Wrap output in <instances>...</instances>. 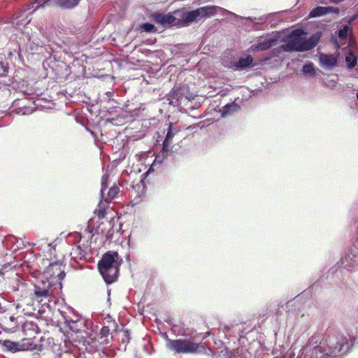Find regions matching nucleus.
I'll list each match as a JSON object with an SVG mask.
<instances>
[{
    "instance_id": "obj_1",
    "label": "nucleus",
    "mask_w": 358,
    "mask_h": 358,
    "mask_svg": "<svg viewBox=\"0 0 358 358\" xmlns=\"http://www.w3.org/2000/svg\"><path fill=\"white\" fill-rule=\"evenodd\" d=\"M350 345L346 336L337 334L322 339L320 335L311 336L301 350L299 358H342Z\"/></svg>"
},
{
    "instance_id": "obj_2",
    "label": "nucleus",
    "mask_w": 358,
    "mask_h": 358,
    "mask_svg": "<svg viewBox=\"0 0 358 358\" xmlns=\"http://www.w3.org/2000/svg\"><path fill=\"white\" fill-rule=\"evenodd\" d=\"M122 259L115 251H108L98 263V268L107 284L115 282L119 273Z\"/></svg>"
},
{
    "instance_id": "obj_3",
    "label": "nucleus",
    "mask_w": 358,
    "mask_h": 358,
    "mask_svg": "<svg viewBox=\"0 0 358 358\" xmlns=\"http://www.w3.org/2000/svg\"><path fill=\"white\" fill-rule=\"evenodd\" d=\"M218 12L217 6H206L196 10L185 12L179 19L178 27L188 26L194 22H198L203 18H208L214 16Z\"/></svg>"
},
{
    "instance_id": "obj_4",
    "label": "nucleus",
    "mask_w": 358,
    "mask_h": 358,
    "mask_svg": "<svg viewBox=\"0 0 358 358\" xmlns=\"http://www.w3.org/2000/svg\"><path fill=\"white\" fill-rule=\"evenodd\" d=\"M52 281H48L41 275V278L34 284V299L43 305L50 301L51 296L54 294L53 289H56Z\"/></svg>"
},
{
    "instance_id": "obj_5",
    "label": "nucleus",
    "mask_w": 358,
    "mask_h": 358,
    "mask_svg": "<svg viewBox=\"0 0 358 358\" xmlns=\"http://www.w3.org/2000/svg\"><path fill=\"white\" fill-rule=\"evenodd\" d=\"M43 262L45 264H48V266L43 271L42 276L48 281H52L53 285L61 289V281L65 277L64 266L57 262L49 263L48 259H43Z\"/></svg>"
},
{
    "instance_id": "obj_6",
    "label": "nucleus",
    "mask_w": 358,
    "mask_h": 358,
    "mask_svg": "<svg viewBox=\"0 0 358 358\" xmlns=\"http://www.w3.org/2000/svg\"><path fill=\"white\" fill-rule=\"evenodd\" d=\"M166 346L169 350L177 354L194 353L199 348V345L194 343L191 339L172 340L167 338L166 339Z\"/></svg>"
},
{
    "instance_id": "obj_7",
    "label": "nucleus",
    "mask_w": 358,
    "mask_h": 358,
    "mask_svg": "<svg viewBox=\"0 0 358 358\" xmlns=\"http://www.w3.org/2000/svg\"><path fill=\"white\" fill-rule=\"evenodd\" d=\"M108 175L104 174L101 177V200L99 203L98 207L99 210V215H103V211L109 203L110 201L114 199L119 193V187L116 185H113L108 191L107 197L105 198V191L108 187Z\"/></svg>"
},
{
    "instance_id": "obj_8",
    "label": "nucleus",
    "mask_w": 358,
    "mask_h": 358,
    "mask_svg": "<svg viewBox=\"0 0 358 358\" xmlns=\"http://www.w3.org/2000/svg\"><path fill=\"white\" fill-rule=\"evenodd\" d=\"M217 8H218V11L222 12V15L228 16L229 20H231V21H238L239 20L245 19V20H249V21L253 22L255 24H262L266 22L267 17H268V16H266V15H262L259 17H244L238 15L236 13L231 12L228 10H226L222 7L217 6Z\"/></svg>"
},
{
    "instance_id": "obj_9",
    "label": "nucleus",
    "mask_w": 358,
    "mask_h": 358,
    "mask_svg": "<svg viewBox=\"0 0 358 358\" xmlns=\"http://www.w3.org/2000/svg\"><path fill=\"white\" fill-rule=\"evenodd\" d=\"M301 33L300 29L294 30L291 35L294 37L299 36ZM281 48L286 52H301L300 38H294L289 40L285 44L281 45Z\"/></svg>"
},
{
    "instance_id": "obj_10",
    "label": "nucleus",
    "mask_w": 358,
    "mask_h": 358,
    "mask_svg": "<svg viewBox=\"0 0 358 358\" xmlns=\"http://www.w3.org/2000/svg\"><path fill=\"white\" fill-rule=\"evenodd\" d=\"M154 20L156 23L159 24L164 27L166 26H177L178 27L179 19L171 13H155L153 15Z\"/></svg>"
},
{
    "instance_id": "obj_11",
    "label": "nucleus",
    "mask_w": 358,
    "mask_h": 358,
    "mask_svg": "<svg viewBox=\"0 0 358 358\" xmlns=\"http://www.w3.org/2000/svg\"><path fill=\"white\" fill-rule=\"evenodd\" d=\"M322 33L318 31L313 34L309 38H300L301 52L314 48L318 43Z\"/></svg>"
},
{
    "instance_id": "obj_12",
    "label": "nucleus",
    "mask_w": 358,
    "mask_h": 358,
    "mask_svg": "<svg viewBox=\"0 0 358 358\" xmlns=\"http://www.w3.org/2000/svg\"><path fill=\"white\" fill-rule=\"evenodd\" d=\"M180 86L175 85L171 92L166 95V100L169 101V105L176 106H178L183 97V91Z\"/></svg>"
},
{
    "instance_id": "obj_13",
    "label": "nucleus",
    "mask_w": 358,
    "mask_h": 358,
    "mask_svg": "<svg viewBox=\"0 0 358 358\" xmlns=\"http://www.w3.org/2000/svg\"><path fill=\"white\" fill-rule=\"evenodd\" d=\"M180 131V129L174 127L173 123L169 124L165 139L163 142L162 153L170 152L173 137Z\"/></svg>"
},
{
    "instance_id": "obj_14",
    "label": "nucleus",
    "mask_w": 358,
    "mask_h": 358,
    "mask_svg": "<svg viewBox=\"0 0 358 358\" xmlns=\"http://www.w3.org/2000/svg\"><path fill=\"white\" fill-rule=\"evenodd\" d=\"M339 9L333 6H317L311 10L309 13V17H318L325 15L328 13L338 14Z\"/></svg>"
},
{
    "instance_id": "obj_15",
    "label": "nucleus",
    "mask_w": 358,
    "mask_h": 358,
    "mask_svg": "<svg viewBox=\"0 0 358 358\" xmlns=\"http://www.w3.org/2000/svg\"><path fill=\"white\" fill-rule=\"evenodd\" d=\"M84 343H85V350L92 354L102 351L106 346L101 341L96 338H89Z\"/></svg>"
},
{
    "instance_id": "obj_16",
    "label": "nucleus",
    "mask_w": 358,
    "mask_h": 358,
    "mask_svg": "<svg viewBox=\"0 0 358 358\" xmlns=\"http://www.w3.org/2000/svg\"><path fill=\"white\" fill-rule=\"evenodd\" d=\"M320 65L325 69H332L338 63V57L336 55H327L321 53L319 57Z\"/></svg>"
},
{
    "instance_id": "obj_17",
    "label": "nucleus",
    "mask_w": 358,
    "mask_h": 358,
    "mask_svg": "<svg viewBox=\"0 0 358 358\" xmlns=\"http://www.w3.org/2000/svg\"><path fill=\"white\" fill-rule=\"evenodd\" d=\"M277 38H271L266 39L262 42H258L256 44L251 45L250 49L252 51H263L269 49L270 48L277 44Z\"/></svg>"
},
{
    "instance_id": "obj_18",
    "label": "nucleus",
    "mask_w": 358,
    "mask_h": 358,
    "mask_svg": "<svg viewBox=\"0 0 358 358\" xmlns=\"http://www.w3.org/2000/svg\"><path fill=\"white\" fill-rule=\"evenodd\" d=\"M252 62L253 58L251 55L241 57L238 61L232 62L231 66L235 68V69L241 70L250 66Z\"/></svg>"
},
{
    "instance_id": "obj_19",
    "label": "nucleus",
    "mask_w": 358,
    "mask_h": 358,
    "mask_svg": "<svg viewBox=\"0 0 358 358\" xmlns=\"http://www.w3.org/2000/svg\"><path fill=\"white\" fill-rule=\"evenodd\" d=\"M22 331L26 336H34L40 332V329L35 322L27 321L22 325Z\"/></svg>"
},
{
    "instance_id": "obj_20",
    "label": "nucleus",
    "mask_w": 358,
    "mask_h": 358,
    "mask_svg": "<svg viewBox=\"0 0 358 358\" xmlns=\"http://www.w3.org/2000/svg\"><path fill=\"white\" fill-rule=\"evenodd\" d=\"M342 265L347 269H350L358 265V257L352 253H349L341 260Z\"/></svg>"
},
{
    "instance_id": "obj_21",
    "label": "nucleus",
    "mask_w": 358,
    "mask_h": 358,
    "mask_svg": "<svg viewBox=\"0 0 358 358\" xmlns=\"http://www.w3.org/2000/svg\"><path fill=\"white\" fill-rule=\"evenodd\" d=\"M0 344L2 345L4 351L11 352H16L22 350L21 345L17 342H13L9 340L0 341Z\"/></svg>"
},
{
    "instance_id": "obj_22",
    "label": "nucleus",
    "mask_w": 358,
    "mask_h": 358,
    "mask_svg": "<svg viewBox=\"0 0 358 358\" xmlns=\"http://www.w3.org/2000/svg\"><path fill=\"white\" fill-rule=\"evenodd\" d=\"M240 109V106L234 102L226 104L221 110L222 116L226 117L234 112L238 111Z\"/></svg>"
},
{
    "instance_id": "obj_23",
    "label": "nucleus",
    "mask_w": 358,
    "mask_h": 358,
    "mask_svg": "<svg viewBox=\"0 0 358 358\" xmlns=\"http://www.w3.org/2000/svg\"><path fill=\"white\" fill-rule=\"evenodd\" d=\"M110 335V329L108 327H103L98 335V339L102 342L106 346L110 343V339L108 336Z\"/></svg>"
},
{
    "instance_id": "obj_24",
    "label": "nucleus",
    "mask_w": 358,
    "mask_h": 358,
    "mask_svg": "<svg viewBox=\"0 0 358 358\" xmlns=\"http://www.w3.org/2000/svg\"><path fill=\"white\" fill-rule=\"evenodd\" d=\"M86 249L87 248L85 247L83 248L80 245H77L75 248L72 249V251L71 252V256L73 259H82L85 257V255L87 254L85 251Z\"/></svg>"
},
{
    "instance_id": "obj_25",
    "label": "nucleus",
    "mask_w": 358,
    "mask_h": 358,
    "mask_svg": "<svg viewBox=\"0 0 358 358\" xmlns=\"http://www.w3.org/2000/svg\"><path fill=\"white\" fill-rule=\"evenodd\" d=\"M80 0H61L60 6L64 8H72L77 6Z\"/></svg>"
},
{
    "instance_id": "obj_26",
    "label": "nucleus",
    "mask_w": 358,
    "mask_h": 358,
    "mask_svg": "<svg viewBox=\"0 0 358 358\" xmlns=\"http://www.w3.org/2000/svg\"><path fill=\"white\" fill-rule=\"evenodd\" d=\"M357 60V57L351 52L345 57V61L348 63L349 69H352L355 66Z\"/></svg>"
},
{
    "instance_id": "obj_27",
    "label": "nucleus",
    "mask_w": 358,
    "mask_h": 358,
    "mask_svg": "<svg viewBox=\"0 0 358 358\" xmlns=\"http://www.w3.org/2000/svg\"><path fill=\"white\" fill-rule=\"evenodd\" d=\"M302 71L304 74H309L310 76H315V71L313 63H308L303 65Z\"/></svg>"
},
{
    "instance_id": "obj_28",
    "label": "nucleus",
    "mask_w": 358,
    "mask_h": 358,
    "mask_svg": "<svg viewBox=\"0 0 358 358\" xmlns=\"http://www.w3.org/2000/svg\"><path fill=\"white\" fill-rule=\"evenodd\" d=\"M350 33V28L348 25H345L341 29L338 31V37L341 39H346Z\"/></svg>"
},
{
    "instance_id": "obj_29",
    "label": "nucleus",
    "mask_w": 358,
    "mask_h": 358,
    "mask_svg": "<svg viewBox=\"0 0 358 358\" xmlns=\"http://www.w3.org/2000/svg\"><path fill=\"white\" fill-rule=\"evenodd\" d=\"M29 268V272L35 278H41L43 272L41 271V268H36L34 266V265L28 266Z\"/></svg>"
},
{
    "instance_id": "obj_30",
    "label": "nucleus",
    "mask_w": 358,
    "mask_h": 358,
    "mask_svg": "<svg viewBox=\"0 0 358 358\" xmlns=\"http://www.w3.org/2000/svg\"><path fill=\"white\" fill-rule=\"evenodd\" d=\"M64 323L66 324H71L73 322H76V323L79 322V317L78 315H75L73 318H71L69 316L64 315Z\"/></svg>"
},
{
    "instance_id": "obj_31",
    "label": "nucleus",
    "mask_w": 358,
    "mask_h": 358,
    "mask_svg": "<svg viewBox=\"0 0 358 358\" xmlns=\"http://www.w3.org/2000/svg\"><path fill=\"white\" fill-rule=\"evenodd\" d=\"M142 28L147 32H152L155 30L154 24L146 22L142 25Z\"/></svg>"
},
{
    "instance_id": "obj_32",
    "label": "nucleus",
    "mask_w": 358,
    "mask_h": 358,
    "mask_svg": "<svg viewBox=\"0 0 358 358\" xmlns=\"http://www.w3.org/2000/svg\"><path fill=\"white\" fill-rule=\"evenodd\" d=\"M169 152L162 153V149L160 152L155 157V161H158L159 162H162L164 158L168 155Z\"/></svg>"
},
{
    "instance_id": "obj_33",
    "label": "nucleus",
    "mask_w": 358,
    "mask_h": 358,
    "mask_svg": "<svg viewBox=\"0 0 358 358\" xmlns=\"http://www.w3.org/2000/svg\"><path fill=\"white\" fill-rule=\"evenodd\" d=\"M66 326H68L69 329L73 332H77L79 330L78 323L76 322H73L71 324H66Z\"/></svg>"
},
{
    "instance_id": "obj_34",
    "label": "nucleus",
    "mask_w": 358,
    "mask_h": 358,
    "mask_svg": "<svg viewBox=\"0 0 358 358\" xmlns=\"http://www.w3.org/2000/svg\"><path fill=\"white\" fill-rule=\"evenodd\" d=\"M33 112V110L30 108H25L24 109H20L18 113H20L22 115H29L31 114Z\"/></svg>"
},
{
    "instance_id": "obj_35",
    "label": "nucleus",
    "mask_w": 358,
    "mask_h": 358,
    "mask_svg": "<svg viewBox=\"0 0 358 358\" xmlns=\"http://www.w3.org/2000/svg\"><path fill=\"white\" fill-rule=\"evenodd\" d=\"M357 16H358V15H357V14H356V15H355L352 16V17H351V18L348 20V22H352L353 20H356V19H357Z\"/></svg>"
},
{
    "instance_id": "obj_36",
    "label": "nucleus",
    "mask_w": 358,
    "mask_h": 358,
    "mask_svg": "<svg viewBox=\"0 0 358 358\" xmlns=\"http://www.w3.org/2000/svg\"><path fill=\"white\" fill-rule=\"evenodd\" d=\"M32 358H40V354L38 352L33 353Z\"/></svg>"
},
{
    "instance_id": "obj_37",
    "label": "nucleus",
    "mask_w": 358,
    "mask_h": 358,
    "mask_svg": "<svg viewBox=\"0 0 358 358\" xmlns=\"http://www.w3.org/2000/svg\"><path fill=\"white\" fill-rule=\"evenodd\" d=\"M330 1H331V2L338 3L339 2L343 1V0H330Z\"/></svg>"
},
{
    "instance_id": "obj_38",
    "label": "nucleus",
    "mask_w": 358,
    "mask_h": 358,
    "mask_svg": "<svg viewBox=\"0 0 358 358\" xmlns=\"http://www.w3.org/2000/svg\"><path fill=\"white\" fill-rule=\"evenodd\" d=\"M4 311V308L0 304V313H3Z\"/></svg>"
},
{
    "instance_id": "obj_39",
    "label": "nucleus",
    "mask_w": 358,
    "mask_h": 358,
    "mask_svg": "<svg viewBox=\"0 0 358 358\" xmlns=\"http://www.w3.org/2000/svg\"><path fill=\"white\" fill-rule=\"evenodd\" d=\"M224 328L227 332L229 331L231 329V327L229 326H225Z\"/></svg>"
},
{
    "instance_id": "obj_40",
    "label": "nucleus",
    "mask_w": 358,
    "mask_h": 358,
    "mask_svg": "<svg viewBox=\"0 0 358 358\" xmlns=\"http://www.w3.org/2000/svg\"><path fill=\"white\" fill-rule=\"evenodd\" d=\"M9 320L11 322H14L15 320V318L14 316H10V317H9Z\"/></svg>"
},
{
    "instance_id": "obj_41",
    "label": "nucleus",
    "mask_w": 358,
    "mask_h": 358,
    "mask_svg": "<svg viewBox=\"0 0 358 358\" xmlns=\"http://www.w3.org/2000/svg\"><path fill=\"white\" fill-rule=\"evenodd\" d=\"M75 238H80V234H78V233H76V234H75Z\"/></svg>"
},
{
    "instance_id": "obj_42",
    "label": "nucleus",
    "mask_w": 358,
    "mask_h": 358,
    "mask_svg": "<svg viewBox=\"0 0 358 358\" xmlns=\"http://www.w3.org/2000/svg\"><path fill=\"white\" fill-rule=\"evenodd\" d=\"M228 358H232L231 356L229 357ZM234 358H241L240 356H238V357H235ZM245 358H247L246 357H245Z\"/></svg>"
},
{
    "instance_id": "obj_43",
    "label": "nucleus",
    "mask_w": 358,
    "mask_h": 358,
    "mask_svg": "<svg viewBox=\"0 0 358 358\" xmlns=\"http://www.w3.org/2000/svg\"><path fill=\"white\" fill-rule=\"evenodd\" d=\"M180 11H176V12H175V14H176V15H178V14H180Z\"/></svg>"
},
{
    "instance_id": "obj_44",
    "label": "nucleus",
    "mask_w": 358,
    "mask_h": 358,
    "mask_svg": "<svg viewBox=\"0 0 358 358\" xmlns=\"http://www.w3.org/2000/svg\"><path fill=\"white\" fill-rule=\"evenodd\" d=\"M15 280H16V281L20 280V278H19V277H17Z\"/></svg>"
},
{
    "instance_id": "obj_45",
    "label": "nucleus",
    "mask_w": 358,
    "mask_h": 358,
    "mask_svg": "<svg viewBox=\"0 0 358 358\" xmlns=\"http://www.w3.org/2000/svg\"><path fill=\"white\" fill-rule=\"evenodd\" d=\"M357 99L358 101V92L357 93Z\"/></svg>"
},
{
    "instance_id": "obj_46",
    "label": "nucleus",
    "mask_w": 358,
    "mask_h": 358,
    "mask_svg": "<svg viewBox=\"0 0 358 358\" xmlns=\"http://www.w3.org/2000/svg\"><path fill=\"white\" fill-rule=\"evenodd\" d=\"M357 314H358V309H357Z\"/></svg>"
},
{
    "instance_id": "obj_47",
    "label": "nucleus",
    "mask_w": 358,
    "mask_h": 358,
    "mask_svg": "<svg viewBox=\"0 0 358 358\" xmlns=\"http://www.w3.org/2000/svg\"><path fill=\"white\" fill-rule=\"evenodd\" d=\"M38 0H36V1H37Z\"/></svg>"
}]
</instances>
